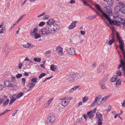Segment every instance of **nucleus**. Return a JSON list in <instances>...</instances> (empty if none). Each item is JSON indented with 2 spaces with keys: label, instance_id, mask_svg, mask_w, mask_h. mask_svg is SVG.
<instances>
[{
  "label": "nucleus",
  "instance_id": "obj_1",
  "mask_svg": "<svg viewBox=\"0 0 125 125\" xmlns=\"http://www.w3.org/2000/svg\"><path fill=\"white\" fill-rule=\"evenodd\" d=\"M122 51L123 56V61L120 59V63L117 66V68L119 69L122 67V71L123 72L124 77H125V50L124 48L120 49Z\"/></svg>",
  "mask_w": 125,
  "mask_h": 125
},
{
  "label": "nucleus",
  "instance_id": "obj_2",
  "mask_svg": "<svg viewBox=\"0 0 125 125\" xmlns=\"http://www.w3.org/2000/svg\"><path fill=\"white\" fill-rule=\"evenodd\" d=\"M72 98V97L70 96L66 98L65 97H62L59 99L60 100V103L62 106H65L69 104Z\"/></svg>",
  "mask_w": 125,
  "mask_h": 125
},
{
  "label": "nucleus",
  "instance_id": "obj_3",
  "mask_svg": "<svg viewBox=\"0 0 125 125\" xmlns=\"http://www.w3.org/2000/svg\"><path fill=\"white\" fill-rule=\"evenodd\" d=\"M105 17L107 20L110 24H114L117 26H118L120 25L119 21L117 20L116 21L114 20L112 21L109 15H107Z\"/></svg>",
  "mask_w": 125,
  "mask_h": 125
},
{
  "label": "nucleus",
  "instance_id": "obj_4",
  "mask_svg": "<svg viewBox=\"0 0 125 125\" xmlns=\"http://www.w3.org/2000/svg\"><path fill=\"white\" fill-rule=\"evenodd\" d=\"M116 38L118 39L120 44L119 47L120 49L124 48V42L123 40L121 38V37L118 34L116 35Z\"/></svg>",
  "mask_w": 125,
  "mask_h": 125
},
{
  "label": "nucleus",
  "instance_id": "obj_5",
  "mask_svg": "<svg viewBox=\"0 0 125 125\" xmlns=\"http://www.w3.org/2000/svg\"><path fill=\"white\" fill-rule=\"evenodd\" d=\"M74 73H71L68 78V80L70 82H75V77Z\"/></svg>",
  "mask_w": 125,
  "mask_h": 125
},
{
  "label": "nucleus",
  "instance_id": "obj_6",
  "mask_svg": "<svg viewBox=\"0 0 125 125\" xmlns=\"http://www.w3.org/2000/svg\"><path fill=\"white\" fill-rule=\"evenodd\" d=\"M54 25L51 24V25H49L48 27V30L49 31V33H53L55 31H57V30H56L55 29L56 28H54Z\"/></svg>",
  "mask_w": 125,
  "mask_h": 125
},
{
  "label": "nucleus",
  "instance_id": "obj_7",
  "mask_svg": "<svg viewBox=\"0 0 125 125\" xmlns=\"http://www.w3.org/2000/svg\"><path fill=\"white\" fill-rule=\"evenodd\" d=\"M95 7L96 9L97 10H99L102 13V15L103 16L105 17L107 15V14L104 13L102 10L101 9L100 6L98 4H95Z\"/></svg>",
  "mask_w": 125,
  "mask_h": 125
},
{
  "label": "nucleus",
  "instance_id": "obj_8",
  "mask_svg": "<svg viewBox=\"0 0 125 125\" xmlns=\"http://www.w3.org/2000/svg\"><path fill=\"white\" fill-rule=\"evenodd\" d=\"M15 83H13V81H9V83L8 87H12L10 88V89L11 90H15L16 89V86H15Z\"/></svg>",
  "mask_w": 125,
  "mask_h": 125
},
{
  "label": "nucleus",
  "instance_id": "obj_9",
  "mask_svg": "<svg viewBox=\"0 0 125 125\" xmlns=\"http://www.w3.org/2000/svg\"><path fill=\"white\" fill-rule=\"evenodd\" d=\"M68 53L71 55H73L75 54V52L74 49L73 48H71L68 49Z\"/></svg>",
  "mask_w": 125,
  "mask_h": 125
},
{
  "label": "nucleus",
  "instance_id": "obj_10",
  "mask_svg": "<svg viewBox=\"0 0 125 125\" xmlns=\"http://www.w3.org/2000/svg\"><path fill=\"white\" fill-rule=\"evenodd\" d=\"M48 119L50 122H54L55 119V118L54 115L50 114L48 116Z\"/></svg>",
  "mask_w": 125,
  "mask_h": 125
},
{
  "label": "nucleus",
  "instance_id": "obj_11",
  "mask_svg": "<svg viewBox=\"0 0 125 125\" xmlns=\"http://www.w3.org/2000/svg\"><path fill=\"white\" fill-rule=\"evenodd\" d=\"M41 33L39 32L40 34H48L49 33V31L46 28L42 29L41 31Z\"/></svg>",
  "mask_w": 125,
  "mask_h": 125
},
{
  "label": "nucleus",
  "instance_id": "obj_12",
  "mask_svg": "<svg viewBox=\"0 0 125 125\" xmlns=\"http://www.w3.org/2000/svg\"><path fill=\"white\" fill-rule=\"evenodd\" d=\"M75 77V80L76 81H78L83 77V75L79 74L74 73Z\"/></svg>",
  "mask_w": 125,
  "mask_h": 125
},
{
  "label": "nucleus",
  "instance_id": "obj_13",
  "mask_svg": "<svg viewBox=\"0 0 125 125\" xmlns=\"http://www.w3.org/2000/svg\"><path fill=\"white\" fill-rule=\"evenodd\" d=\"M62 49V48H61L60 47H57L56 51L59 55H62L63 54Z\"/></svg>",
  "mask_w": 125,
  "mask_h": 125
},
{
  "label": "nucleus",
  "instance_id": "obj_14",
  "mask_svg": "<svg viewBox=\"0 0 125 125\" xmlns=\"http://www.w3.org/2000/svg\"><path fill=\"white\" fill-rule=\"evenodd\" d=\"M103 8L106 9V11L107 13H110L112 12V9L109 6H105Z\"/></svg>",
  "mask_w": 125,
  "mask_h": 125
},
{
  "label": "nucleus",
  "instance_id": "obj_15",
  "mask_svg": "<svg viewBox=\"0 0 125 125\" xmlns=\"http://www.w3.org/2000/svg\"><path fill=\"white\" fill-rule=\"evenodd\" d=\"M87 114L88 117L90 119H91L93 117L94 115L93 114V112L92 111H91L89 112H88Z\"/></svg>",
  "mask_w": 125,
  "mask_h": 125
},
{
  "label": "nucleus",
  "instance_id": "obj_16",
  "mask_svg": "<svg viewBox=\"0 0 125 125\" xmlns=\"http://www.w3.org/2000/svg\"><path fill=\"white\" fill-rule=\"evenodd\" d=\"M50 69L51 70L54 72L56 71L57 70V67L55 65L52 64L51 65Z\"/></svg>",
  "mask_w": 125,
  "mask_h": 125
},
{
  "label": "nucleus",
  "instance_id": "obj_17",
  "mask_svg": "<svg viewBox=\"0 0 125 125\" xmlns=\"http://www.w3.org/2000/svg\"><path fill=\"white\" fill-rule=\"evenodd\" d=\"M16 97H14L13 96L11 97V98H10V101L9 104L10 105L14 101L16 100Z\"/></svg>",
  "mask_w": 125,
  "mask_h": 125
},
{
  "label": "nucleus",
  "instance_id": "obj_18",
  "mask_svg": "<svg viewBox=\"0 0 125 125\" xmlns=\"http://www.w3.org/2000/svg\"><path fill=\"white\" fill-rule=\"evenodd\" d=\"M54 22L55 21L53 19H51L48 21L46 23V24L47 25H51V24H53Z\"/></svg>",
  "mask_w": 125,
  "mask_h": 125
},
{
  "label": "nucleus",
  "instance_id": "obj_19",
  "mask_svg": "<svg viewBox=\"0 0 125 125\" xmlns=\"http://www.w3.org/2000/svg\"><path fill=\"white\" fill-rule=\"evenodd\" d=\"M122 80L120 79H118L116 81V85L117 87H119L120 86L121 84V82Z\"/></svg>",
  "mask_w": 125,
  "mask_h": 125
},
{
  "label": "nucleus",
  "instance_id": "obj_20",
  "mask_svg": "<svg viewBox=\"0 0 125 125\" xmlns=\"http://www.w3.org/2000/svg\"><path fill=\"white\" fill-rule=\"evenodd\" d=\"M114 37V35H113V34H112L110 36L109 38H112V39L109 41L108 43L109 45H111L114 42V41L113 38Z\"/></svg>",
  "mask_w": 125,
  "mask_h": 125
},
{
  "label": "nucleus",
  "instance_id": "obj_21",
  "mask_svg": "<svg viewBox=\"0 0 125 125\" xmlns=\"http://www.w3.org/2000/svg\"><path fill=\"white\" fill-rule=\"evenodd\" d=\"M76 22L75 21L73 22L70 26H69L68 28L69 29H71L75 27L76 25Z\"/></svg>",
  "mask_w": 125,
  "mask_h": 125
},
{
  "label": "nucleus",
  "instance_id": "obj_22",
  "mask_svg": "<svg viewBox=\"0 0 125 125\" xmlns=\"http://www.w3.org/2000/svg\"><path fill=\"white\" fill-rule=\"evenodd\" d=\"M121 8L119 6H116L114 8L116 12V13L118 14L117 15V17L119 16V14H118L117 13V12L121 10Z\"/></svg>",
  "mask_w": 125,
  "mask_h": 125
},
{
  "label": "nucleus",
  "instance_id": "obj_23",
  "mask_svg": "<svg viewBox=\"0 0 125 125\" xmlns=\"http://www.w3.org/2000/svg\"><path fill=\"white\" fill-rule=\"evenodd\" d=\"M104 67L103 65H100L98 68V73H99L102 72V70L104 69Z\"/></svg>",
  "mask_w": 125,
  "mask_h": 125
},
{
  "label": "nucleus",
  "instance_id": "obj_24",
  "mask_svg": "<svg viewBox=\"0 0 125 125\" xmlns=\"http://www.w3.org/2000/svg\"><path fill=\"white\" fill-rule=\"evenodd\" d=\"M51 51L50 50L47 51L45 53L44 55L47 57H49L51 55Z\"/></svg>",
  "mask_w": 125,
  "mask_h": 125
},
{
  "label": "nucleus",
  "instance_id": "obj_25",
  "mask_svg": "<svg viewBox=\"0 0 125 125\" xmlns=\"http://www.w3.org/2000/svg\"><path fill=\"white\" fill-rule=\"evenodd\" d=\"M35 85V84L34 83L31 82L28 83L27 84V86L29 87L30 88H31L32 89V88L34 87Z\"/></svg>",
  "mask_w": 125,
  "mask_h": 125
},
{
  "label": "nucleus",
  "instance_id": "obj_26",
  "mask_svg": "<svg viewBox=\"0 0 125 125\" xmlns=\"http://www.w3.org/2000/svg\"><path fill=\"white\" fill-rule=\"evenodd\" d=\"M117 75H115L111 78L110 80L112 82L116 81L117 78Z\"/></svg>",
  "mask_w": 125,
  "mask_h": 125
},
{
  "label": "nucleus",
  "instance_id": "obj_27",
  "mask_svg": "<svg viewBox=\"0 0 125 125\" xmlns=\"http://www.w3.org/2000/svg\"><path fill=\"white\" fill-rule=\"evenodd\" d=\"M93 10H94L95 11V12L96 13L97 16L95 15H92L89 17L90 18H91L92 19H94L97 16H98L99 15V14L96 11V10H95L94 9H93Z\"/></svg>",
  "mask_w": 125,
  "mask_h": 125
},
{
  "label": "nucleus",
  "instance_id": "obj_28",
  "mask_svg": "<svg viewBox=\"0 0 125 125\" xmlns=\"http://www.w3.org/2000/svg\"><path fill=\"white\" fill-rule=\"evenodd\" d=\"M114 0H107V3L109 6H111L113 4Z\"/></svg>",
  "mask_w": 125,
  "mask_h": 125
},
{
  "label": "nucleus",
  "instance_id": "obj_29",
  "mask_svg": "<svg viewBox=\"0 0 125 125\" xmlns=\"http://www.w3.org/2000/svg\"><path fill=\"white\" fill-rule=\"evenodd\" d=\"M96 118L98 119V120L100 119V120H101V119L102 118V115L100 113H99L98 114H96Z\"/></svg>",
  "mask_w": 125,
  "mask_h": 125
},
{
  "label": "nucleus",
  "instance_id": "obj_30",
  "mask_svg": "<svg viewBox=\"0 0 125 125\" xmlns=\"http://www.w3.org/2000/svg\"><path fill=\"white\" fill-rule=\"evenodd\" d=\"M31 44H30L29 43H27V44H23V46L24 47L26 48H30L31 46Z\"/></svg>",
  "mask_w": 125,
  "mask_h": 125
},
{
  "label": "nucleus",
  "instance_id": "obj_31",
  "mask_svg": "<svg viewBox=\"0 0 125 125\" xmlns=\"http://www.w3.org/2000/svg\"><path fill=\"white\" fill-rule=\"evenodd\" d=\"M34 36L35 39H37L41 37V35L37 32H35Z\"/></svg>",
  "mask_w": 125,
  "mask_h": 125
},
{
  "label": "nucleus",
  "instance_id": "obj_32",
  "mask_svg": "<svg viewBox=\"0 0 125 125\" xmlns=\"http://www.w3.org/2000/svg\"><path fill=\"white\" fill-rule=\"evenodd\" d=\"M23 92H21L18 94L16 96L17 98L18 99L19 98L23 95Z\"/></svg>",
  "mask_w": 125,
  "mask_h": 125
},
{
  "label": "nucleus",
  "instance_id": "obj_33",
  "mask_svg": "<svg viewBox=\"0 0 125 125\" xmlns=\"http://www.w3.org/2000/svg\"><path fill=\"white\" fill-rule=\"evenodd\" d=\"M37 77H34L32 78L31 79V82L33 83H36L37 82Z\"/></svg>",
  "mask_w": 125,
  "mask_h": 125
},
{
  "label": "nucleus",
  "instance_id": "obj_34",
  "mask_svg": "<svg viewBox=\"0 0 125 125\" xmlns=\"http://www.w3.org/2000/svg\"><path fill=\"white\" fill-rule=\"evenodd\" d=\"M33 60L35 62H40L41 60V58L36 57L34 58Z\"/></svg>",
  "mask_w": 125,
  "mask_h": 125
},
{
  "label": "nucleus",
  "instance_id": "obj_35",
  "mask_svg": "<svg viewBox=\"0 0 125 125\" xmlns=\"http://www.w3.org/2000/svg\"><path fill=\"white\" fill-rule=\"evenodd\" d=\"M9 101V99H7L3 103V106H5L7 105Z\"/></svg>",
  "mask_w": 125,
  "mask_h": 125
},
{
  "label": "nucleus",
  "instance_id": "obj_36",
  "mask_svg": "<svg viewBox=\"0 0 125 125\" xmlns=\"http://www.w3.org/2000/svg\"><path fill=\"white\" fill-rule=\"evenodd\" d=\"M108 97V96H104L102 99V100L100 101V102L101 103H103L104 102H105L106 101V100L107 99V98Z\"/></svg>",
  "mask_w": 125,
  "mask_h": 125
},
{
  "label": "nucleus",
  "instance_id": "obj_37",
  "mask_svg": "<svg viewBox=\"0 0 125 125\" xmlns=\"http://www.w3.org/2000/svg\"><path fill=\"white\" fill-rule=\"evenodd\" d=\"M88 99V97L87 96L84 97L83 99V103H85L87 101Z\"/></svg>",
  "mask_w": 125,
  "mask_h": 125
},
{
  "label": "nucleus",
  "instance_id": "obj_38",
  "mask_svg": "<svg viewBox=\"0 0 125 125\" xmlns=\"http://www.w3.org/2000/svg\"><path fill=\"white\" fill-rule=\"evenodd\" d=\"M6 28L5 27H3L0 30V33H3L4 31Z\"/></svg>",
  "mask_w": 125,
  "mask_h": 125
},
{
  "label": "nucleus",
  "instance_id": "obj_39",
  "mask_svg": "<svg viewBox=\"0 0 125 125\" xmlns=\"http://www.w3.org/2000/svg\"><path fill=\"white\" fill-rule=\"evenodd\" d=\"M46 74L45 73H43L41 74L39 76V79H41L43 77V76H45Z\"/></svg>",
  "mask_w": 125,
  "mask_h": 125
},
{
  "label": "nucleus",
  "instance_id": "obj_40",
  "mask_svg": "<svg viewBox=\"0 0 125 125\" xmlns=\"http://www.w3.org/2000/svg\"><path fill=\"white\" fill-rule=\"evenodd\" d=\"M116 73L119 76H121L122 75V73L120 70L117 71L116 72Z\"/></svg>",
  "mask_w": 125,
  "mask_h": 125
},
{
  "label": "nucleus",
  "instance_id": "obj_41",
  "mask_svg": "<svg viewBox=\"0 0 125 125\" xmlns=\"http://www.w3.org/2000/svg\"><path fill=\"white\" fill-rule=\"evenodd\" d=\"M100 85H101V88L102 89H104L105 88L107 89L106 88H105V87L104 86L105 84L104 83H101L100 84Z\"/></svg>",
  "mask_w": 125,
  "mask_h": 125
},
{
  "label": "nucleus",
  "instance_id": "obj_42",
  "mask_svg": "<svg viewBox=\"0 0 125 125\" xmlns=\"http://www.w3.org/2000/svg\"><path fill=\"white\" fill-rule=\"evenodd\" d=\"M49 17L50 16L49 15H46L43 17V18L44 20L48 19L49 18Z\"/></svg>",
  "mask_w": 125,
  "mask_h": 125
},
{
  "label": "nucleus",
  "instance_id": "obj_43",
  "mask_svg": "<svg viewBox=\"0 0 125 125\" xmlns=\"http://www.w3.org/2000/svg\"><path fill=\"white\" fill-rule=\"evenodd\" d=\"M125 7H122L121 9L122 12L124 14H125Z\"/></svg>",
  "mask_w": 125,
  "mask_h": 125
},
{
  "label": "nucleus",
  "instance_id": "obj_44",
  "mask_svg": "<svg viewBox=\"0 0 125 125\" xmlns=\"http://www.w3.org/2000/svg\"><path fill=\"white\" fill-rule=\"evenodd\" d=\"M21 82L23 85H24L25 83V78H23L21 79Z\"/></svg>",
  "mask_w": 125,
  "mask_h": 125
},
{
  "label": "nucleus",
  "instance_id": "obj_45",
  "mask_svg": "<svg viewBox=\"0 0 125 125\" xmlns=\"http://www.w3.org/2000/svg\"><path fill=\"white\" fill-rule=\"evenodd\" d=\"M10 111V110H8V109L6 110L5 111H4L3 113L0 114V116H1L2 115H3L4 114L6 113H7L9 111Z\"/></svg>",
  "mask_w": 125,
  "mask_h": 125
},
{
  "label": "nucleus",
  "instance_id": "obj_46",
  "mask_svg": "<svg viewBox=\"0 0 125 125\" xmlns=\"http://www.w3.org/2000/svg\"><path fill=\"white\" fill-rule=\"evenodd\" d=\"M125 20L122 19L120 20V21H119L120 24H123V26H124V24L125 23Z\"/></svg>",
  "mask_w": 125,
  "mask_h": 125
},
{
  "label": "nucleus",
  "instance_id": "obj_47",
  "mask_svg": "<svg viewBox=\"0 0 125 125\" xmlns=\"http://www.w3.org/2000/svg\"><path fill=\"white\" fill-rule=\"evenodd\" d=\"M22 76V74H18L16 75V77L17 78H19Z\"/></svg>",
  "mask_w": 125,
  "mask_h": 125
},
{
  "label": "nucleus",
  "instance_id": "obj_48",
  "mask_svg": "<svg viewBox=\"0 0 125 125\" xmlns=\"http://www.w3.org/2000/svg\"><path fill=\"white\" fill-rule=\"evenodd\" d=\"M45 24V22H41L39 24V26H42L44 25Z\"/></svg>",
  "mask_w": 125,
  "mask_h": 125
},
{
  "label": "nucleus",
  "instance_id": "obj_49",
  "mask_svg": "<svg viewBox=\"0 0 125 125\" xmlns=\"http://www.w3.org/2000/svg\"><path fill=\"white\" fill-rule=\"evenodd\" d=\"M25 15H23L20 18H19L17 21V23L18 22H19L23 18L24 16H25Z\"/></svg>",
  "mask_w": 125,
  "mask_h": 125
},
{
  "label": "nucleus",
  "instance_id": "obj_50",
  "mask_svg": "<svg viewBox=\"0 0 125 125\" xmlns=\"http://www.w3.org/2000/svg\"><path fill=\"white\" fill-rule=\"evenodd\" d=\"M9 81H7L4 82V84L6 86H8L9 85Z\"/></svg>",
  "mask_w": 125,
  "mask_h": 125
},
{
  "label": "nucleus",
  "instance_id": "obj_51",
  "mask_svg": "<svg viewBox=\"0 0 125 125\" xmlns=\"http://www.w3.org/2000/svg\"><path fill=\"white\" fill-rule=\"evenodd\" d=\"M101 99V97H96L95 98V100L96 99V101L97 102V101H99L100 102V100Z\"/></svg>",
  "mask_w": 125,
  "mask_h": 125
},
{
  "label": "nucleus",
  "instance_id": "obj_52",
  "mask_svg": "<svg viewBox=\"0 0 125 125\" xmlns=\"http://www.w3.org/2000/svg\"><path fill=\"white\" fill-rule=\"evenodd\" d=\"M102 120L99 119L98 120V125H102Z\"/></svg>",
  "mask_w": 125,
  "mask_h": 125
},
{
  "label": "nucleus",
  "instance_id": "obj_53",
  "mask_svg": "<svg viewBox=\"0 0 125 125\" xmlns=\"http://www.w3.org/2000/svg\"><path fill=\"white\" fill-rule=\"evenodd\" d=\"M96 99L95 100H94V102L91 105V106H94V105H95V104L96 103H97V102L96 101Z\"/></svg>",
  "mask_w": 125,
  "mask_h": 125
},
{
  "label": "nucleus",
  "instance_id": "obj_54",
  "mask_svg": "<svg viewBox=\"0 0 125 125\" xmlns=\"http://www.w3.org/2000/svg\"><path fill=\"white\" fill-rule=\"evenodd\" d=\"M82 104V102H80L79 103L77 104L76 105V107H78L80 105Z\"/></svg>",
  "mask_w": 125,
  "mask_h": 125
},
{
  "label": "nucleus",
  "instance_id": "obj_55",
  "mask_svg": "<svg viewBox=\"0 0 125 125\" xmlns=\"http://www.w3.org/2000/svg\"><path fill=\"white\" fill-rule=\"evenodd\" d=\"M55 27H54V28H55L56 30H58V29L59 28V26L58 25L55 24L54 25Z\"/></svg>",
  "mask_w": 125,
  "mask_h": 125
},
{
  "label": "nucleus",
  "instance_id": "obj_56",
  "mask_svg": "<svg viewBox=\"0 0 125 125\" xmlns=\"http://www.w3.org/2000/svg\"><path fill=\"white\" fill-rule=\"evenodd\" d=\"M38 31V30L37 28H34L33 29V33H34L35 32H37Z\"/></svg>",
  "mask_w": 125,
  "mask_h": 125
},
{
  "label": "nucleus",
  "instance_id": "obj_57",
  "mask_svg": "<svg viewBox=\"0 0 125 125\" xmlns=\"http://www.w3.org/2000/svg\"><path fill=\"white\" fill-rule=\"evenodd\" d=\"M4 99L3 98L0 99V104H1L4 101Z\"/></svg>",
  "mask_w": 125,
  "mask_h": 125
},
{
  "label": "nucleus",
  "instance_id": "obj_58",
  "mask_svg": "<svg viewBox=\"0 0 125 125\" xmlns=\"http://www.w3.org/2000/svg\"><path fill=\"white\" fill-rule=\"evenodd\" d=\"M74 90H75L74 89V88L73 87L71 89H70L69 90V91L70 92H73Z\"/></svg>",
  "mask_w": 125,
  "mask_h": 125
},
{
  "label": "nucleus",
  "instance_id": "obj_59",
  "mask_svg": "<svg viewBox=\"0 0 125 125\" xmlns=\"http://www.w3.org/2000/svg\"><path fill=\"white\" fill-rule=\"evenodd\" d=\"M11 79H12V81H13V83H14L15 82V77H11Z\"/></svg>",
  "mask_w": 125,
  "mask_h": 125
},
{
  "label": "nucleus",
  "instance_id": "obj_60",
  "mask_svg": "<svg viewBox=\"0 0 125 125\" xmlns=\"http://www.w3.org/2000/svg\"><path fill=\"white\" fill-rule=\"evenodd\" d=\"M71 1H70V3L71 4L74 3H75V0H70Z\"/></svg>",
  "mask_w": 125,
  "mask_h": 125
},
{
  "label": "nucleus",
  "instance_id": "obj_61",
  "mask_svg": "<svg viewBox=\"0 0 125 125\" xmlns=\"http://www.w3.org/2000/svg\"><path fill=\"white\" fill-rule=\"evenodd\" d=\"M96 66V64L95 62H94L92 65V67L93 68L94 67Z\"/></svg>",
  "mask_w": 125,
  "mask_h": 125
},
{
  "label": "nucleus",
  "instance_id": "obj_62",
  "mask_svg": "<svg viewBox=\"0 0 125 125\" xmlns=\"http://www.w3.org/2000/svg\"><path fill=\"white\" fill-rule=\"evenodd\" d=\"M80 32L81 34L83 35H84L85 33V31H81Z\"/></svg>",
  "mask_w": 125,
  "mask_h": 125
},
{
  "label": "nucleus",
  "instance_id": "obj_63",
  "mask_svg": "<svg viewBox=\"0 0 125 125\" xmlns=\"http://www.w3.org/2000/svg\"><path fill=\"white\" fill-rule=\"evenodd\" d=\"M122 106L125 107V100L124 101L122 104Z\"/></svg>",
  "mask_w": 125,
  "mask_h": 125
},
{
  "label": "nucleus",
  "instance_id": "obj_64",
  "mask_svg": "<svg viewBox=\"0 0 125 125\" xmlns=\"http://www.w3.org/2000/svg\"><path fill=\"white\" fill-rule=\"evenodd\" d=\"M111 109V106H109L108 107V108L107 110H106V111H107V112H108L110 111Z\"/></svg>",
  "mask_w": 125,
  "mask_h": 125
}]
</instances>
